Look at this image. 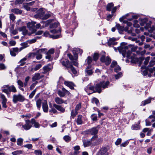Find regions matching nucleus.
<instances>
[{"label": "nucleus", "instance_id": "obj_1", "mask_svg": "<svg viewBox=\"0 0 155 155\" xmlns=\"http://www.w3.org/2000/svg\"><path fill=\"white\" fill-rule=\"evenodd\" d=\"M128 47L124 45V43H122L120 46L118 48L119 52L122 53L124 57L126 56L129 58L131 59V62L133 63H136L138 62L139 66L141 64L142 61L144 59V58L141 57L138 58H136V55L134 53L128 50Z\"/></svg>", "mask_w": 155, "mask_h": 155}, {"label": "nucleus", "instance_id": "obj_2", "mask_svg": "<svg viewBox=\"0 0 155 155\" xmlns=\"http://www.w3.org/2000/svg\"><path fill=\"white\" fill-rule=\"evenodd\" d=\"M1 91L2 92L6 93L8 97H10V92L15 93L17 91L15 87L13 85L9 86V85H4L1 87Z\"/></svg>", "mask_w": 155, "mask_h": 155}, {"label": "nucleus", "instance_id": "obj_3", "mask_svg": "<svg viewBox=\"0 0 155 155\" xmlns=\"http://www.w3.org/2000/svg\"><path fill=\"white\" fill-rule=\"evenodd\" d=\"M100 127V125H98L97 127H93L86 131V133L87 134L94 135L91 139V140H93L97 138V134Z\"/></svg>", "mask_w": 155, "mask_h": 155}, {"label": "nucleus", "instance_id": "obj_4", "mask_svg": "<svg viewBox=\"0 0 155 155\" xmlns=\"http://www.w3.org/2000/svg\"><path fill=\"white\" fill-rule=\"evenodd\" d=\"M46 50L47 49L46 48L39 49L35 52L30 53L29 56L33 57H35V56L37 60H40L42 58V54L44 52H46Z\"/></svg>", "mask_w": 155, "mask_h": 155}, {"label": "nucleus", "instance_id": "obj_5", "mask_svg": "<svg viewBox=\"0 0 155 155\" xmlns=\"http://www.w3.org/2000/svg\"><path fill=\"white\" fill-rule=\"evenodd\" d=\"M35 16L37 18H40L42 20H46L50 17V15L49 14H45L43 9L40 8L37 11Z\"/></svg>", "mask_w": 155, "mask_h": 155}, {"label": "nucleus", "instance_id": "obj_6", "mask_svg": "<svg viewBox=\"0 0 155 155\" xmlns=\"http://www.w3.org/2000/svg\"><path fill=\"white\" fill-rule=\"evenodd\" d=\"M25 100L24 97L20 94H14L13 96L12 101L15 104L17 103L18 101L23 102Z\"/></svg>", "mask_w": 155, "mask_h": 155}, {"label": "nucleus", "instance_id": "obj_7", "mask_svg": "<svg viewBox=\"0 0 155 155\" xmlns=\"http://www.w3.org/2000/svg\"><path fill=\"white\" fill-rule=\"evenodd\" d=\"M36 23V22L32 21L31 22L28 23L27 24L29 30L31 31V33H33L36 31L35 26V25Z\"/></svg>", "mask_w": 155, "mask_h": 155}, {"label": "nucleus", "instance_id": "obj_8", "mask_svg": "<svg viewBox=\"0 0 155 155\" xmlns=\"http://www.w3.org/2000/svg\"><path fill=\"white\" fill-rule=\"evenodd\" d=\"M0 97L2 100V104L3 108H6L7 107L6 104L7 102V99L6 98L5 96L3 94H0Z\"/></svg>", "mask_w": 155, "mask_h": 155}, {"label": "nucleus", "instance_id": "obj_9", "mask_svg": "<svg viewBox=\"0 0 155 155\" xmlns=\"http://www.w3.org/2000/svg\"><path fill=\"white\" fill-rule=\"evenodd\" d=\"M52 66L51 64H48L43 67L42 69V70H43L42 73L43 74H45L52 70Z\"/></svg>", "mask_w": 155, "mask_h": 155}, {"label": "nucleus", "instance_id": "obj_10", "mask_svg": "<svg viewBox=\"0 0 155 155\" xmlns=\"http://www.w3.org/2000/svg\"><path fill=\"white\" fill-rule=\"evenodd\" d=\"M26 123L25 124L22 125V127L25 130H28L30 129L32 127L31 124V121L29 120H27L25 121Z\"/></svg>", "mask_w": 155, "mask_h": 155}, {"label": "nucleus", "instance_id": "obj_11", "mask_svg": "<svg viewBox=\"0 0 155 155\" xmlns=\"http://www.w3.org/2000/svg\"><path fill=\"white\" fill-rule=\"evenodd\" d=\"M107 61H105V56L103 55L101 58V61L102 62H104L106 65H108L111 62V59L109 57H106Z\"/></svg>", "mask_w": 155, "mask_h": 155}, {"label": "nucleus", "instance_id": "obj_12", "mask_svg": "<svg viewBox=\"0 0 155 155\" xmlns=\"http://www.w3.org/2000/svg\"><path fill=\"white\" fill-rule=\"evenodd\" d=\"M108 153L107 152V149L104 147L101 149L98 152L96 155H108Z\"/></svg>", "mask_w": 155, "mask_h": 155}, {"label": "nucleus", "instance_id": "obj_13", "mask_svg": "<svg viewBox=\"0 0 155 155\" xmlns=\"http://www.w3.org/2000/svg\"><path fill=\"white\" fill-rule=\"evenodd\" d=\"M74 50L73 51L74 57H73V56L70 54H67L68 56L72 61L74 60L77 61L78 59V54L77 53H76V52H74Z\"/></svg>", "mask_w": 155, "mask_h": 155}, {"label": "nucleus", "instance_id": "obj_14", "mask_svg": "<svg viewBox=\"0 0 155 155\" xmlns=\"http://www.w3.org/2000/svg\"><path fill=\"white\" fill-rule=\"evenodd\" d=\"M61 63L65 67L67 68H69L70 66L71 65L70 64L69 61L68 59H65L64 60H61Z\"/></svg>", "mask_w": 155, "mask_h": 155}, {"label": "nucleus", "instance_id": "obj_15", "mask_svg": "<svg viewBox=\"0 0 155 155\" xmlns=\"http://www.w3.org/2000/svg\"><path fill=\"white\" fill-rule=\"evenodd\" d=\"M116 39L115 38H110L107 42V44L109 46L112 45H115L117 44V42H116Z\"/></svg>", "mask_w": 155, "mask_h": 155}, {"label": "nucleus", "instance_id": "obj_16", "mask_svg": "<svg viewBox=\"0 0 155 155\" xmlns=\"http://www.w3.org/2000/svg\"><path fill=\"white\" fill-rule=\"evenodd\" d=\"M44 77L43 75H41L40 73H35L34 76L32 78V80L33 81H35L36 80L42 78Z\"/></svg>", "mask_w": 155, "mask_h": 155}, {"label": "nucleus", "instance_id": "obj_17", "mask_svg": "<svg viewBox=\"0 0 155 155\" xmlns=\"http://www.w3.org/2000/svg\"><path fill=\"white\" fill-rule=\"evenodd\" d=\"M100 83L101 85V87L103 89L108 87V86L109 85L110 82L109 81H102L100 82Z\"/></svg>", "mask_w": 155, "mask_h": 155}, {"label": "nucleus", "instance_id": "obj_18", "mask_svg": "<svg viewBox=\"0 0 155 155\" xmlns=\"http://www.w3.org/2000/svg\"><path fill=\"white\" fill-rule=\"evenodd\" d=\"M53 107L57 110L58 111L62 112L64 113L65 111V109L64 108L62 107L61 106L57 105L56 104H53Z\"/></svg>", "mask_w": 155, "mask_h": 155}, {"label": "nucleus", "instance_id": "obj_19", "mask_svg": "<svg viewBox=\"0 0 155 155\" xmlns=\"http://www.w3.org/2000/svg\"><path fill=\"white\" fill-rule=\"evenodd\" d=\"M145 28L150 32H152L153 30H155L154 26L151 27L150 23H147L145 26Z\"/></svg>", "mask_w": 155, "mask_h": 155}, {"label": "nucleus", "instance_id": "obj_20", "mask_svg": "<svg viewBox=\"0 0 155 155\" xmlns=\"http://www.w3.org/2000/svg\"><path fill=\"white\" fill-rule=\"evenodd\" d=\"M43 111L45 113H47L48 111V107L47 101L45 100L42 103V105Z\"/></svg>", "mask_w": 155, "mask_h": 155}, {"label": "nucleus", "instance_id": "obj_21", "mask_svg": "<svg viewBox=\"0 0 155 155\" xmlns=\"http://www.w3.org/2000/svg\"><path fill=\"white\" fill-rule=\"evenodd\" d=\"M101 88L100 83L96 84L95 86V91H94V92H97L99 93H101L102 91Z\"/></svg>", "mask_w": 155, "mask_h": 155}, {"label": "nucleus", "instance_id": "obj_22", "mask_svg": "<svg viewBox=\"0 0 155 155\" xmlns=\"http://www.w3.org/2000/svg\"><path fill=\"white\" fill-rule=\"evenodd\" d=\"M116 27L119 31H127L128 28L127 27L124 28L123 27L120 26L119 24H117L116 25Z\"/></svg>", "mask_w": 155, "mask_h": 155}, {"label": "nucleus", "instance_id": "obj_23", "mask_svg": "<svg viewBox=\"0 0 155 155\" xmlns=\"http://www.w3.org/2000/svg\"><path fill=\"white\" fill-rule=\"evenodd\" d=\"M92 140H83V143L84 146V147H87L90 146L91 144V141Z\"/></svg>", "mask_w": 155, "mask_h": 155}, {"label": "nucleus", "instance_id": "obj_24", "mask_svg": "<svg viewBox=\"0 0 155 155\" xmlns=\"http://www.w3.org/2000/svg\"><path fill=\"white\" fill-rule=\"evenodd\" d=\"M64 84L69 87L70 89H74V84L71 82L68 81H65L64 82Z\"/></svg>", "mask_w": 155, "mask_h": 155}, {"label": "nucleus", "instance_id": "obj_25", "mask_svg": "<svg viewBox=\"0 0 155 155\" xmlns=\"http://www.w3.org/2000/svg\"><path fill=\"white\" fill-rule=\"evenodd\" d=\"M21 31H22L23 34L24 35H26L28 34V35H30L31 34V33H28V30L26 29V28L25 26H23L20 28Z\"/></svg>", "mask_w": 155, "mask_h": 155}, {"label": "nucleus", "instance_id": "obj_26", "mask_svg": "<svg viewBox=\"0 0 155 155\" xmlns=\"http://www.w3.org/2000/svg\"><path fill=\"white\" fill-rule=\"evenodd\" d=\"M54 101L58 104H60L64 103V100L61 98L58 97H56L55 98Z\"/></svg>", "mask_w": 155, "mask_h": 155}, {"label": "nucleus", "instance_id": "obj_27", "mask_svg": "<svg viewBox=\"0 0 155 155\" xmlns=\"http://www.w3.org/2000/svg\"><path fill=\"white\" fill-rule=\"evenodd\" d=\"M31 123L32 124H34V126L35 128H38L40 127V124L38 122H36L34 118L31 120Z\"/></svg>", "mask_w": 155, "mask_h": 155}, {"label": "nucleus", "instance_id": "obj_28", "mask_svg": "<svg viewBox=\"0 0 155 155\" xmlns=\"http://www.w3.org/2000/svg\"><path fill=\"white\" fill-rule=\"evenodd\" d=\"M17 82L18 85L19 86V89L22 91H24V89L23 88H22L21 87H23L24 86V83H23L20 80H18Z\"/></svg>", "mask_w": 155, "mask_h": 155}, {"label": "nucleus", "instance_id": "obj_29", "mask_svg": "<svg viewBox=\"0 0 155 155\" xmlns=\"http://www.w3.org/2000/svg\"><path fill=\"white\" fill-rule=\"evenodd\" d=\"M85 71L88 75H91L93 74L92 70L91 69L90 66L87 67L85 70Z\"/></svg>", "mask_w": 155, "mask_h": 155}, {"label": "nucleus", "instance_id": "obj_30", "mask_svg": "<svg viewBox=\"0 0 155 155\" xmlns=\"http://www.w3.org/2000/svg\"><path fill=\"white\" fill-rule=\"evenodd\" d=\"M150 57H147L145 59V61L143 63L144 66L141 67V68L142 69H144L145 68L146 66L149 62V61L150 60Z\"/></svg>", "mask_w": 155, "mask_h": 155}, {"label": "nucleus", "instance_id": "obj_31", "mask_svg": "<svg viewBox=\"0 0 155 155\" xmlns=\"http://www.w3.org/2000/svg\"><path fill=\"white\" fill-rule=\"evenodd\" d=\"M82 116L81 115H79L78 116V118L77 119L76 122L78 124H81L83 123L82 120Z\"/></svg>", "mask_w": 155, "mask_h": 155}, {"label": "nucleus", "instance_id": "obj_32", "mask_svg": "<svg viewBox=\"0 0 155 155\" xmlns=\"http://www.w3.org/2000/svg\"><path fill=\"white\" fill-rule=\"evenodd\" d=\"M151 98H149L148 99L143 101L141 102V105L145 106L147 104L150 103L151 102Z\"/></svg>", "mask_w": 155, "mask_h": 155}, {"label": "nucleus", "instance_id": "obj_33", "mask_svg": "<svg viewBox=\"0 0 155 155\" xmlns=\"http://www.w3.org/2000/svg\"><path fill=\"white\" fill-rule=\"evenodd\" d=\"M114 5L113 3H110L108 4L107 6V10L108 11H110L112 7L114 6Z\"/></svg>", "mask_w": 155, "mask_h": 155}, {"label": "nucleus", "instance_id": "obj_34", "mask_svg": "<svg viewBox=\"0 0 155 155\" xmlns=\"http://www.w3.org/2000/svg\"><path fill=\"white\" fill-rule=\"evenodd\" d=\"M78 114V112L77 111H76L75 110H72L71 113V117L72 118H74Z\"/></svg>", "mask_w": 155, "mask_h": 155}, {"label": "nucleus", "instance_id": "obj_35", "mask_svg": "<svg viewBox=\"0 0 155 155\" xmlns=\"http://www.w3.org/2000/svg\"><path fill=\"white\" fill-rule=\"evenodd\" d=\"M36 103L37 108L39 110H40L41 107V100L40 99H38L36 101Z\"/></svg>", "mask_w": 155, "mask_h": 155}, {"label": "nucleus", "instance_id": "obj_36", "mask_svg": "<svg viewBox=\"0 0 155 155\" xmlns=\"http://www.w3.org/2000/svg\"><path fill=\"white\" fill-rule=\"evenodd\" d=\"M12 11L15 13L16 14H21L22 12L21 10L17 8H14L12 9Z\"/></svg>", "mask_w": 155, "mask_h": 155}, {"label": "nucleus", "instance_id": "obj_37", "mask_svg": "<svg viewBox=\"0 0 155 155\" xmlns=\"http://www.w3.org/2000/svg\"><path fill=\"white\" fill-rule=\"evenodd\" d=\"M39 38L40 37H37L35 38L28 40L27 42L29 43L30 44L34 43L36 41L37 39L38 38Z\"/></svg>", "mask_w": 155, "mask_h": 155}, {"label": "nucleus", "instance_id": "obj_38", "mask_svg": "<svg viewBox=\"0 0 155 155\" xmlns=\"http://www.w3.org/2000/svg\"><path fill=\"white\" fill-rule=\"evenodd\" d=\"M34 153L35 155H42V153L41 150L39 149L35 150L34 151Z\"/></svg>", "mask_w": 155, "mask_h": 155}, {"label": "nucleus", "instance_id": "obj_39", "mask_svg": "<svg viewBox=\"0 0 155 155\" xmlns=\"http://www.w3.org/2000/svg\"><path fill=\"white\" fill-rule=\"evenodd\" d=\"M63 139L67 142L70 141L71 139V137L68 136H65L63 137Z\"/></svg>", "mask_w": 155, "mask_h": 155}, {"label": "nucleus", "instance_id": "obj_40", "mask_svg": "<svg viewBox=\"0 0 155 155\" xmlns=\"http://www.w3.org/2000/svg\"><path fill=\"white\" fill-rule=\"evenodd\" d=\"M26 60L27 58H24L21 59L19 62V63H20V66L23 65L25 64V61H26Z\"/></svg>", "mask_w": 155, "mask_h": 155}, {"label": "nucleus", "instance_id": "obj_41", "mask_svg": "<svg viewBox=\"0 0 155 155\" xmlns=\"http://www.w3.org/2000/svg\"><path fill=\"white\" fill-rule=\"evenodd\" d=\"M58 24L57 22H54L51 24L50 25V28H55L58 27Z\"/></svg>", "mask_w": 155, "mask_h": 155}, {"label": "nucleus", "instance_id": "obj_42", "mask_svg": "<svg viewBox=\"0 0 155 155\" xmlns=\"http://www.w3.org/2000/svg\"><path fill=\"white\" fill-rule=\"evenodd\" d=\"M140 128L139 126L137 124H135L132 125L131 129L133 130H138Z\"/></svg>", "mask_w": 155, "mask_h": 155}, {"label": "nucleus", "instance_id": "obj_43", "mask_svg": "<svg viewBox=\"0 0 155 155\" xmlns=\"http://www.w3.org/2000/svg\"><path fill=\"white\" fill-rule=\"evenodd\" d=\"M22 153V151L21 150H16L12 152V154L13 155H20Z\"/></svg>", "mask_w": 155, "mask_h": 155}, {"label": "nucleus", "instance_id": "obj_44", "mask_svg": "<svg viewBox=\"0 0 155 155\" xmlns=\"http://www.w3.org/2000/svg\"><path fill=\"white\" fill-rule=\"evenodd\" d=\"M147 19L144 18L141 19V21L140 22V25L142 26H143L146 23L147 21Z\"/></svg>", "mask_w": 155, "mask_h": 155}, {"label": "nucleus", "instance_id": "obj_45", "mask_svg": "<svg viewBox=\"0 0 155 155\" xmlns=\"http://www.w3.org/2000/svg\"><path fill=\"white\" fill-rule=\"evenodd\" d=\"M146 70H144L143 72V74L144 76H146L147 75H148V76L149 77H150L151 76V75L150 74H148V71L147 69V67L145 68Z\"/></svg>", "mask_w": 155, "mask_h": 155}, {"label": "nucleus", "instance_id": "obj_46", "mask_svg": "<svg viewBox=\"0 0 155 155\" xmlns=\"http://www.w3.org/2000/svg\"><path fill=\"white\" fill-rule=\"evenodd\" d=\"M147 69L150 73H153L155 70V67L153 68L147 67Z\"/></svg>", "mask_w": 155, "mask_h": 155}, {"label": "nucleus", "instance_id": "obj_47", "mask_svg": "<svg viewBox=\"0 0 155 155\" xmlns=\"http://www.w3.org/2000/svg\"><path fill=\"white\" fill-rule=\"evenodd\" d=\"M23 139L21 138H19L17 140V144L21 146L22 144Z\"/></svg>", "mask_w": 155, "mask_h": 155}, {"label": "nucleus", "instance_id": "obj_48", "mask_svg": "<svg viewBox=\"0 0 155 155\" xmlns=\"http://www.w3.org/2000/svg\"><path fill=\"white\" fill-rule=\"evenodd\" d=\"M58 95L61 97H64L65 95V94L64 92H63L60 90L58 91Z\"/></svg>", "mask_w": 155, "mask_h": 155}, {"label": "nucleus", "instance_id": "obj_49", "mask_svg": "<svg viewBox=\"0 0 155 155\" xmlns=\"http://www.w3.org/2000/svg\"><path fill=\"white\" fill-rule=\"evenodd\" d=\"M92 102L93 103H95L97 105L99 104V101L95 97L93 98L92 99Z\"/></svg>", "mask_w": 155, "mask_h": 155}, {"label": "nucleus", "instance_id": "obj_50", "mask_svg": "<svg viewBox=\"0 0 155 155\" xmlns=\"http://www.w3.org/2000/svg\"><path fill=\"white\" fill-rule=\"evenodd\" d=\"M69 68H70L72 72L74 74H77V72L74 68V67L72 65H71L70 66V67H69Z\"/></svg>", "mask_w": 155, "mask_h": 155}, {"label": "nucleus", "instance_id": "obj_51", "mask_svg": "<svg viewBox=\"0 0 155 155\" xmlns=\"http://www.w3.org/2000/svg\"><path fill=\"white\" fill-rule=\"evenodd\" d=\"M81 103H79L76 105L74 110L78 112V110L81 108Z\"/></svg>", "mask_w": 155, "mask_h": 155}, {"label": "nucleus", "instance_id": "obj_52", "mask_svg": "<svg viewBox=\"0 0 155 155\" xmlns=\"http://www.w3.org/2000/svg\"><path fill=\"white\" fill-rule=\"evenodd\" d=\"M42 65L41 64H38L36 65L35 68H34L33 69L35 71H36L39 69L41 67Z\"/></svg>", "mask_w": 155, "mask_h": 155}, {"label": "nucleus", "instance_id": "obj_53", "mask_svg": "<svg viewBox=\"0 0 155 155\" xmlns=\"http://www.w3.org/2000/svg\"><path fill=\"white\" fill-rule=\"evenodd\" d=\"M29 6V5L27 3H25L23 4V7L28 11L30 10V8Z\"/></svg>", "mask_w": 155, "mask_h": 155}, {"label": "nucleus", "instance_id": "obj_54", "mask_svg": "<svg viewBox=\"0 0 155 155\" xmlns=\"http://www.w3.org/2000/svg\"><path fill=\"white\" fill-rule=\"evenodd\" d=\"M30 79V77L29 76L27 77L25 79V82L24 83V87H26L28 84V82Z\"/></svg>", "mask_w": 155, "mask_h": 155}, {"label": "nucleus", "instance_id": "obj_55", "mask_svg": "<svg viewBox=\"0 0 155 155\" xmlns=\"http://www.w3.org/2000/svg\"><path fill=\"white\" fill-rule=\"evenodd\" d=\"M155 64V61L153 60H151L149 62V64L147 67L151 68V67L153 66Z\"/></svg>", "mask_w": 155, "mask_h": 155}, {"label": "nucleus", "instance_id": "obj_56", "mask_svg": "<svg viewBox=\"0 0 155 155\" xmlns=\"http://www.w3.org/2000/svg\"><path fill=\"white\" fill-rule=\"evenodd\" d=\"M129 141L128 140H127L123 143H122L120 145V147H126L129 143Z\"/></svg>", "mask_w": 155, "mask_h": 155}, {"label": "nucleus", "instance_id": "obj_57", "mask_svg": "<svg viewBox=\"0 0 155 155\" xmlns=\"http://www.w3.org/2000/svg\"><path fill=\"white\" fill-rule=\"evenodd\" d=\"M36 91V89H35L29 95V97L30 98H32L34 96V95L35 94V93Z\"/></svg>", "mask_w": 155, "mask_h": 155}, {"label": "nucleus", "instance_id": "obj_58", "mask_svg": "<svg viewBox=\"0 0 155 155\" xmlns=\"http://www.w3.org/2000/svg\"><path fill=\"white\" fill-rule=\"evenodd\" d=\"M86 60L87 61L88 64L89 65L92 62V58L91 57L89 56L88 57Z\"/></svg>", "mask_w": 155, "mask_h": 155}, {"label": "nucleus", "instance_id": "obj_59", "mask_svg": "<svg viewBox=\"0 0 155 155\" xmlns=\"http://www.w3.org/2000/svg\"><path fill=\"white\" fill-rule=\"evenodd\" d=\"M98 54L97 53L94 54V56L93 57V60L95 61H96L98 58Z\"/></svg>", "mask_w": 155, "mask_h": 155}, {"label": "nucleus", "instance_id": "obj_60", "mask_svg": "<svg viewBox=\"0 0 155 155\" xmlns=\"http://www.w3.org/2000/svg\"><path fill=\"white\" fill-rule=\"evenodd\" d=\"M91 117L92 120L93 121L97 120V117L96 114H92L91 115Z\"/></svg>", "mask_w": 155, "mask_h": 155}, {"label": "nucleus", "instance_id": "obj_61", "mask_svg": "<svg viewBox=\"0 0 155 155\" xmlns=\"http://www.w3.org/2000/svg\"><path fill=\"white\" fill-rule=\"evenodd\" d=\"M6 68L4 64L3 63H0V70H5Z\"/></svg>", "mask_w": 155, "mask_h": 155}, {"label": "nucleus", "instance_id": "obj_62", "mask_svg": "<svg viewBox=\"0 0 155 155\" xmlns=\"http://www.w3.org/2000/svg\"><path fill=\"white\" fill-rule=\"evenodd\" d=\"M74 52H76V53H77L78 54V53H79L81 54L83 53V51L78 48L76 49L75 50H74Z\"/></svg>", "mask_w": 155, "mask_h": 155}, {"label": "nucleus", "instance_id": "obj_63", "mask_svg": "<svg viewBox=\"0 0 155 155\" xmlns=\"http://www.w3.org/2000/svg\"><path fill=\"white\" fill-rule=\"evenodd\" d=\"M49 112L51 113H53L54 114H55L57 112V110H56L54 108V107H53L52 108H51L49 110Z\"/></svg>", "mask_w": 155, "mask_h": 155}, {"label": "nucleus", "instance_id": "obj_64", "mask_svg": "<svg viewBox=\"0 0 155 155\" xmlns=\"http://www.w3.org/2000/svg\"><path fill=\"white\" fill-rule=\"evenodd\" d=\"M122 139L121 138H118L115 142V144L116 145H119L121 143Z\"/></svg>", "mask_w": 155, "mask_h": 155}]
</instances>
